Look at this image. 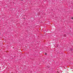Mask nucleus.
I'll list each match as a JSON object with an SVG mask.
<instances>
[{
  "instance_id": "nucleus-1",
  "label": "nucleus",
  "mask_w": 73,
  "mask_h": 73,
  "mask_svg": "<svg viewBox=\"0 0 73 73\" xmlns=\"http://www.w3.org/2000/svg\"><path fill=\"white\" fill-rule=\"evenodd\" d=\"M49 69L50 71L52 70V68L51 67H50Z\"/></svg>"
},
{
  "instance_id": "nucleus-2",
  "label": "nucleus",
  "mask_w": 73,
  "mask_h": 73,
  "mask_svg": "<svg viewBox=\"0 0 73 73\" xmlns=\"http://www.w3.org/2000/svg\"><path fill=\"white\" fill-rule=\"evenodd\" d=\"M71 50H73V48H71Z\"/></svg>"
},
{
  "instance_id": "nucleus-3",
  "label": "nucleus",
  "mask_w": 73,
  "mask_h": 73,
  "mask_svg": "<svg viewBox=\"0 0 73 73\" xmlns=\"http://www.w3.org/2000/svg\"><path fill=\"white\" fill-rule=\"evenodd\" d=\"M45 55H47V53H45Z\"/></svg>"
},
{
  "instance_id": "nucleus-4",
  "label": "nucleus",
  "mask_w": 73,
  "mask_h": 73,
  "mask_svg": "<svg viewBox=\"0 0 73 73\" xmlns=\"http://www.w3.org/2000/svg\"><path fill=\"white\" fill-rule=\"evenodd\" d=\"M72 19H73V18H72Z\"/></svg>"
},
{
  "instance_id": "nucleus-5",
  "label": "nucleus",
  "mask_w": 73,
  "mask_h": 73,
  "mask_svg": "<svg viewBox=\"0 0 73 73\" xmlns=\"http://www.w3.org/2000/svg\"><path fill=\"white\" fill-rule=\"evenodd\" d=\"M22 0V1H23V0Z\"/></svg>"
}]
</instances>
